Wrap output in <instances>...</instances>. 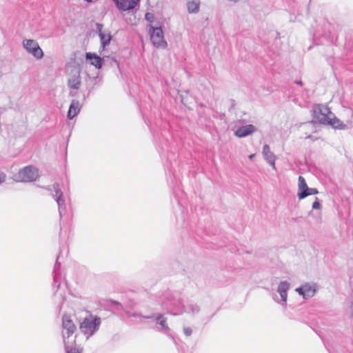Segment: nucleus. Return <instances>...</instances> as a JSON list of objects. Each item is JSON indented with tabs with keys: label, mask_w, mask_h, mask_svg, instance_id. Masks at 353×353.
<instances>
[{
	"label": "nucleus",
	"mask_w": 353,
	"mask_h": 353,
	"mask_svg": "<svg viewBox=\"0 0 353 353\" xmlns=\"http://www.w3.org/2000/svg\"><path fill=\"white\" fill-rule=\"evenodd\" d=\"M327 125L337 130H347L348 126L344 124L339 119L334 116V118H330Z\"/></svg>",
	"instance_id": "obj_21"
},
{
	"label": "nucleus",
	"mask_w": 353,
	"mask_h": 353,
	"mask_svg": "<svg viewBox=\"0 0 353 353\" xmlns=\"http://www.w3.org/2000/svg\"><path fill=\"white\" fill-rule=\"evenodd\" d=\"M296 291L300 295L303 296L305 299H307L312 297L315 294L316 289L309 283H305L296 288Z\"/></svg>",
	"instance_id": "obj_11"
},
{
	"label": "nucleus",
	"mask_w": 353,
	"mask_h": 353,
	"mask_svg": "<svg viewBox=\"0 0 353 353\" xmlns=\"http://www.w3.org/2000/svg\"><path fill=\"white\" fill-rule=\"evenodd\" d=\"M234 105H235V101H234V100L232 99L231 100V107L234 108Z\"/></svg>",
	"instance_id": "obj_32"
},
{
	"label": "nucleus",
	"mask_w": 353,
	"mask_h": 353,
	"mask_svg": "<svg viewBox=\"0 0 353 353\" xmlns=\"http://www.w3.org/2000/svg\"><path fill=\"white\" fill-rule=\"evenodd\" d=\"M156 330L167 336H172L171 329L167 323V319L162 314L156 315Z\"/></svg>",
	"instance_id": "obj_8"
},
{
	"label": "nucleus",
	"mask_w": 353,
	"mask_h": 353,
	"mask_svg": "<svg viewBox=\"0 0 353 353\" xmlns=\"http://www.w3.org/2000/svg\"><path fill=\"white\" fill-rule=\"evenodd\" d=\"M38 170L33 166L28 165L21 170L17 174L19 180L22 182H32L38 177Z\"/></svg>",
	"instance_id": "obj_7"
},
{
	"label": "nucleus",
	"mask_w": 353,
	"mask_h": 353,
	"mask_svg": "<svg viewBox=\"0 0 353 353\" xmlns=\"http://www.w3.org/2000/svg\"><path fill=\"white\" fill-rule=\"evenodd\" d=\"M321 205L319 201V199L316 197L315 201L312 203V209L319 210L321 209Z\"/></svg>",
	"instance_id": "obj_26"
},
{
	"label": "nucleus",
	"mask_w": 353,
	"mask_h": 353,
	"mask_svg": "<svg viewBox=\"0 0 353 353\" xmlns=\"http://www.w3.org/2000/svg\"><path fill=\"white\" fill-rule=\"evenodd\" d=\"M319 193V191L316 188H309L308 192L306 194L301 193V196H307L310 195L316 194Z\"/></svg>",
	"instance_id": "obj_25"
},
{
	"label": "nucleus",
	"mask_w": 353,
	"mask_h": 353,
	"mask_svg": "<svg viewBox=\"0 0 353 353\" xmlns=\"http://www.w3.org/2000/svg\"><path fill=\"white\" fill-rule=\"evenodd\" d=\"M167 46L168 43L163 38V31L161 27L156 26V48L165 49Z\"/></svg>",
	"instance_id": "obj_12"
},
{
	"label": "nucleus",
	"mask_w": 353,
	"mask_h": 353,
	"mask_svg": "<svg viewBox=\"0 0 353 353\" xmlns=\"http://www.w3.org/2000/svg\"><path fill=\"white\" fill-rule=\"evenodd\" d=\"M290 288V285L287 281H281L277 288V292L281 296V302H283L282 304L285 303L287 301L288 291Z\"/></svg>",
	"instance_id": "obj_14"
},
{
	"label": "nucleus",
	"mask_w": 353,
	"mask_h": 353,
	"mask_svg": "<svg viewBox=\"0 0 353 353\" xmlns=\"http://www.w3.org/2000/svg\"><path fill=\"white\" fill-rule=\"evenodd\" d=\"M68 85L70 89L78 90L81 85V77L77 72L68 79Z\"/></svg>",
	"instance_id": "obj_19"
},
{
	"label": "nucleus",
	"mask_w": 353,
	"mask_h": 353,
	"mask_svg": "<svg viewBox=\"0 0 353 353\" xmlns=\"http://www.w3.org/2000/svg\"><path fill=\"white\" fill-rule=\"evenodd\" d=\"M183 333L185 336H189L192 333V330L190 327H186L183 328Z\"/></svg>",
	"instance_id": "obj_27"
},
{
	"label": "nucleus",
	"mask_w": 353,
	"mask_h": 353,
	"mask_svg": "<svg viewBox=\"0 0 353 353\" xmlns=\"http://www.w3.org/2000/svg\"><path fill=\"white\" fill-rule=\"evenodd\" d=\"M263 155L267 162L272 166L274 169H276L275 167V160L276 156L273 152H271L270 148L268 144H265L263 147Z\"/></svg>",
	"instance_id": "obj_13"
},
{
	"label": "nucleus",
	"mask_w": 353,
	"mask_h": 353,
	"mask_svg": "<svg viewBox=\"0 0 353 353\" xmlns=\"http://www.w3.org/2000/svg\"><path fill=\"white\" fill-rule=\"evenodd\" d=\"M332 114H333L327 107L316 105L313 109V122L327 125L330 118L329 115Z\"/></svg>",
	"instance_id": "obj_4"
},
{
	"label": "nucleus",
	"mask_w": 353,
	"mask_h": 353,
	"mask_svg": "<svg viewBox=\"0 0 353 353\" xmlns=\"http://www.w3.org/2000/svg\"><path fill=\"white\" fill-rule=\"evenodd\" d=\"M188 12L190 14H196L199 12L200 0H187Z\"/></svg>",
	"instance_id": "obj_20"
},
{
	"label": "nucleus",
	"mask_w": 353,
	"mask_h": 353,
	"mask_svg": "<svg viewBox=\"0 0 353 353\" xmlns=\"http://www.w3.org/2000/svg\"><path fill=\"white\" fill-rule=\"evenodd\" d=\"M97 31L98 32V34H103L105 32L103 31V25L101 23H97Z\"/></svg>",
	"instance_id": "obj_28"
},
{
	"label": "nucleus",
	"mask_w": 353,
	"mask_h": 353,
	"mask_svg": "<svg viewBox=\"0 0 353 353\" xmlns=\"http://www.w3.org/2000/svg\"><path fill=\"white\" fill-rule=\"evenodd\" d=\"M85 1H87V2H91L92 1V0H85Z\"/></svg>",
	"instance_id": "obj_36"
},
{
	"label": "nucleus",
	"mask_w": 353,
	"mask_h": 353,
	"mask_svg": "<svg viewBox=\"0 0 353 353\" xmlns=\"http://www.w3.org/2000/svg\"><path fill=\"white\" fill-rule=\"evenodd\" d=\"M256 130L257 129L254 125L248 124L237 128L234 131V135L239 138H243L255 132Z\"/></svg>",
	"instance_id": "obj_10"
},
{
	"label": "nucleus",
	"mask_w": 353,
	"mask_h": 353,
	"mask_svg": "<svg viewBox=\"0 0 353 353\" xmlns=\"http://www.w3.org/2000/svg\"><path fill=\"white\" fill-rule=\"evenodd\" d=\"M113 303L117 305V310H120V309L122 308V305L119 303H118L117 301H114Z\"/></svg>",
	"instance_id": "obj_30"
},
{
	"label": "nucleus",
	"mask_w": 353,
	"mask_h": 353,
	"mask_svg": "<svg viewBox=\"0 0 353 353\" xmlns=\"http://www.w3.org/2000/svg\"><path fill=\"white\" fill-rule=\"evenodd\" d=\"M254 157V154H250V155L249 156V159H252Z\"/></svg>",
	"instance_id": "obj_33"
},
{
	"label": "nucleus",
	"mask_w": 353,
	"mask_h": 353,
	"mask_svg": "<svg viewBox=\"0 0 353 353\" xmlns=\"http://www.w3.org/2000/svg\"><path fill=\"white\" fill-rule=\"evenodd\" d=\"M101 323L100 317L90 314L83 320L80 325V330L87 335V339H88L99 330Z\"/></svg>",
	"instance_id": "obj_3"
},
{
	"label": "nucleus",
	"mask_w": 353,
	"mask_h": 353,
	"mask_svg": "<svg viewBox=\"0 0 353 353\" xmlns=\"http://www.w3.org/2000/svg\"><path fill=\"white\" fill-rule=\"evenodd\" d=\"M22 45L26 52L30 54L36 59L39 60L43 57V52L37 41L26 39H23Z\"/></svg>",
	"instance_id": "obj_6"
},
{
	"label": "nucleus",
	"mask_w": 353,
	"mask_h": 353,
	"mask_svg": "<svg viewBox=\"0 0 353 353\" xmlns=\"http://www.w3.org/2000/svg\"><path fill=\"white\" fill-rule=\"evenodd\" d=\"M46 189L49 191L54 192V193H52V196L58 205L60 217H62L66 210V205L63 196V193L60 189L59 184L54 183L53 184L52 188L49 186L46 188Z\"/></svg>",
	"instance_id": "obj_5"
},
{
	"label": "nucleus",
	"mask_w": 353,
	"mask_h": 353,
	"mask_svg": "<svg viewBox=\"0 0 353 353\" xmlns=\"http://www.w3.org/2000/svg\"><path fill=\"white\" fill-rule=\"evenodd\" d=\"M147 125H148V128H150V130H152V127H151L150 123H147Z\"/></svg>",
	"instance_id": "obj_34"
},
{
	"label": "nucleus",
	"mask_w": 353,
	"mask_h": 353,
	"mask_svg": "<svg viewBox=\"0 0 353 353\" xmlns=\"http://www.w3.org/2000/svg\"><path fill=\"white\" fill-rule=\"evenodd\" d=\"M85 59L89 63L95 66L96 68L100 69L102 67L103 59L94 53L87 52L85 54Z\"/></svg>",
	"instance_id": "obj_15"
},
{
	"label": "nucleus",
	"mask_w": 353,
	"mask_h": 353,
	"mask_svg": "<svg viewBox=\"0 0 353 353\" xmlns=\"http://www.w3.org/2000/svg\"><path fill=\"white\" fill-rule=\"evenodd\" d=\"M309 187L303 176H299L298 181V194L297 196L300 200L305 199V196H301V193L306 194L308 192Z\"/></svg>",
	"instance_id": "obj_18"
},
{
	"label": "nucleus",
	"mask_w": 353,
	"mask_h": 353,
	"mask_svg": "<svg viewBox=\"0 0 353 353\" xmlns=\"http://www.w3.org/2000/svg\"><path fill=\"white\" fill-rule=\"evenodd\" d=\"M113 1L119 10L128 11L135 8L140 0H113Z\"/></svg>",
	"instance_id": "obj_9"
},
{
	"label": "nucleus",
	"mask_w": 353,
	"mask_h": 353,
	"mask_svg": "<svg viewBox=\"0 0 353 353\" xmlns=\"http://www.w3.org/2000/svg\"><path fill=\"white\" fill-rule=\"evenodd\" d=\"M307 139H312V135H309L308 137H307Z\"/></svg>",
	"instance_id": "obj_35"
},
{
	"label": "nucleus",
	"mask_w": 353,
	"mask_h": 353,
	"mask_svg": "<svg viewBox=\"0 0 353 353\" xmlns=\"http://www.w3.org/2000/svg\"><path fill=\"white\" fill-rule=\"evenodd\" d=\"M295 83L297 84V85H303V81H301V80H297V81H295Z\"/></svg>",
	"instance_id": "obj_31"
},
{
	"label": "nucleus",
	"mask_w": 353,
	"mask_h": 353,
	"mask_svg": "<svg viewBox=\"0 0 353 353\" xmlns=\"http://www.w3.org/2000/svg\"><path fill=\"white\" fill-rule=\"evenodd\" d=\"M81 108V105L79 101L77 100H72L68 112V118L69 119H72L79 113Z\"/></svg>",
	"instance_id": "obj_16"
},
{
	"label": "nucleus",
	"mask_w": 353,
	"mask_h": 353,
	"mask_svg": "<svg viewBox=\"0 0 353 353\" xmlns=\"http://www.w3.org/2000/svg\"><path fill=\"white\" fill-rule=\"evenodd\" d=\"M62 336L65 345L66 353H81L80 350L77 347H70V344L73 341H70V337L74 333L77 327L71 319L70 316L68 315H63L62 318Z\"/></svg>",
	"instance_id": "obj_2"
},
{
	"label": "nucleus",
	"mask_w": 353,
	"mask_h": 353,
	"mask_svg": "<svg viewBox=\"0 0 353 353\" xmlns=\"http://www.w3.org/2000/svg\"><path fill=\"white\" fill-rule=\"evenodd\" d=\"M101 41V48L103 50L107 46H108L112 39V36L109 32L99 34V35Z\"/></svg>",
	"instance_id": "obj_23"
},
{
	"label": "nucleus",
	"mask_w": 353,
	"mask_h": 353,
	"mask_svg": "<svg viewBox=\"0 0 353 353\" xmlns=\"http://www.w3.org/2000/svg\"><path fill=\"white\" fill-rule=\"evenodd\" d=\"M128 316H134V317H139V322L140 323H145V321L147 320H150L151 321H154V318L152 315H149V316H143V315H141V314H128Z\"/></svg>",
	"instance_id": "obj_24"
},
{
	"label": "nucleus",
	"mask_w": 353,
	"mask_h": 353,
	"mask_svg": "<svg viewBox=\"0 0 353 353\" xmlns=\"http://www.w3.org/2000/svg\"><path fill=\"white\" fill-rule=\"evenodd\" d=\"M58 260L59 257L57 259V261L53 270V288H56L57 291L59 289L61 285V274L59 270L60 267V263Z\"/></svg>",
	"instance_id": "obj_17"
},
{
	"label": "nucleus",
	"mask_w": 353,
	"mask_h": 353,
	"mask_svg": "<svg viewBox=\"0 0 353 353\" xmlns=\"http://www.w3.org/2000/svg\"><path fill=\"white\" fill-rule=\"evenodd\" d=\"M6 180V175L4 172H0V185L4 183Z\"/></svg>",
	"instance_id": "obj_29"
},
{
	"label": "nucleus",
	"mask_w": 353,
	"mask_h": 353,
	"mask_svg": "<svg viewBox=\"0 0 353 353\" xmlns=\"http://www.w3.org/2000/svg\"><path fill=\"white\" fill-rule=\"evenodd\" d=\"M145 19L150 23H152L154 21V14L152 13L147 12L145 16ZM149 34L150 36V41L153 46H154V26L152 24L150 25Z\"/></svg>",
	"instance_id": "obj_22"
},
{
	"label": "nucleus",
	"mask_w": 353,
	"mask_h": 353,
	"mask_svg": "<svg viewBox=\"0 0 353 353\" xmlns=\"http://www.w3.org/2000/svg\"><path fill=\"white\" fill-rule=\"evenodd\" d=\"M159 299L162 307L168 312L176 310L180 311V314L186 312L194 315L200 312V307L196 303H191L185 306L178 292L168 290Z\"/></svg>",
	"instance_id": "obj_1"
}]
</instances>
